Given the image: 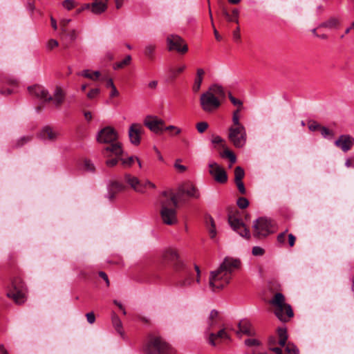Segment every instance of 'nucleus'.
Returning <instances> with one entry per match:
<instances>
[{"instance_id": "obj_1", "label": "nucleus", "mask_w": 354, "mask_h": 354, "mask_svg": "<svg viewBox=\"0 0 354 354\" xmlns=\"http://www.w3.org/2000/svg\"><path fill=\"white\" fill-rule=\"evenodd\" d=\"M241 261L238 259L225 257L216 270L211 271L209 277V287L216 292L223 288L227 285L233 272L239 270L241 268Z\"/></svg>"}, {"instance_id": "obj_2", "label": "nucleus", "mask_w": 354, "mask_h": 354, "mask_svg": "<svg viewBox=\"0 0 354 354\" xmlns=\"http://www.w3.org/2000/svg\"><path fill=\"white\" fill-rule=\"evenodd\" d=\"M179 196L171 192H163L158 198L160 205V214L162 222L168 225L178 223L177 207Z\"/></svg>"}, {"instance_id": "obj_3", "label": "nucleus", "mask_w": 354, "mask_h": 354, "mask_svg": "<svg viewBox=\"0 0 354 354\" xmlns=\"http://www.w3.org/2000/svg\"><path fill=\"white\" fill-rule=\"evenodd\" d=\"M26 293L27 288L19 277H14L10 285L7 287L6 296L17 304H22L26 301Z\"/></svg>"}, {"instance_id": "obj_4", "label": "nucleus", "mask_w": 354, "mask_h": 354, "mask_svg": "<svg viewBox=\"0 0 354 354\" xmlns=\"http://www.w3.org/2000/svg\"><path fill=\"white\" fill-rule=\"evenodd\" d=\"M271 304L274 306V314L280 321L286 322L293 317L292 309L290 305L285 303V297L283 294L276 293Z\"/></svg>"}, {"instance_id": "obj_5", "label": "nucleus", "mask_w": 354, "mask_h": 354, "mask_svg": "<svg viewBox=\"0 0 354 354\" xmlns=\"http://www.w3.org/2000/svg\"><path fill=\"white\" fill-rule=\"evenodd\" d=\"M148 354H174V348L161 337H151L147 345Z\"/></svg>"}, {"instance_id": "obj_6", "label": "nucleus", "mask_w": 354, "mask_h": 354, "mask_svg": "<svg viewBox=\"0 0 354 354\" xmlns=\"http://www.w3.org/2000/svg\"><path fill=\"white\" fill-rule=\"evenodd\" d=\"M102 153L105 157H110L112 155L115 158L106 160V165L109 167L115 166L120 161L121 156L123 153V149L120 142H115L106 147L102 150Z\"/></svg>"}, {"instance_id": "obj_7", "label": "nucleus", "mask_w": 354, "mask_h": 354, "mask_svg": "<svg viewBox=\"0 0 354 354\" xmlns=\"http://www.w3.org/2000/svg\"><path fill=\"white\" fill-rule=\"evenodd\" d=\"M229 140L238 148L242 147L246 142L247 134L243 125L231 126L229 128Z\"/></svg>"}, {"instance_id": "obj_8", "label": "nucleus", "mask_w": 354, "mask_h": 354, "mask_svg": "<svg viewBox=\"0 0 354 354\" xmlns=\"http://www.w3.org/2000/svg\"><path fill=\"white\" fill-rule=\"evenodd\" d=\"M162 261L172 265L174 270L179 272L185 268V263L180 259L177 250L174 248L166 249L162 254Z\"/></svg>"}, {"instance_id": "obj_9", "label": "nucleus", "mask_w": 354, "mask_h": 354, "mask_svg": "<svg viewBox=\"0 0 354 354\" xmlns=\"http://www.w3.org/2000/svg\"><path fill=\"white\" fill-rule=\"evenodd\" d=\"M271 221L267 218H259L253 223V235L262 239L272 233Z\"/></svg>"}, {"instance_id": "obj_10", "label": "nucleus", "mask_w": 354, "mask_h": 354, "mask_svg": "<svg viewBox=\"0 0 354 354\" xmlns=\"http://www.w3.org/2000/svg\"><path fill=\"white\" fill-rule=\"evenodd\" d=\"M126 183L136 192L145 193L147 189H155L156 185L152 182L145 180H140L137 177L129 174L124 175Z\"/></svg>"}, {"instance_id": "obj_11", "label": "nucleus", "mask_w": 354, "mask_h": 354, "mask_svg": "<svg viewBox=\"0 0 354 354\" xmlns=\"http://www.w3.org/2000/svg\"><path fill=\"white\" fill-rule=\"evenodd\" d=\"M200 104L202 109L208 113L216 110L221 105L219 99L207 91L201 95Z\"/></svg>"}, {"instance_id": "obj_12", "label": "nucleus", "mask_w": 354, "mask_h": 354, "mask_svg": "<svg viewBox=\"0 0 354 354\" xmlns=\"http://www.w3.org/2000/svg\"><path fill=\"white\" fill-rule=\"evenodd\" d=\"M167 44L168 50H176V52L185 54L188 50V47L185 41L177 35H169L167 37Z\"/></svg>"}, {"instance_id": "obj_13", "label": "nucleus", "mask_w": 354, "mask_h": 354, "mask_svg": "<svg viewBox=\"0 0 354 354\" xmlns=\"http://www.w3.org/2000/svg\"><path fill=\"white\" fill-rule=\"evenodd\" d=\"M228 222L233 230L237 232L241 237L250 239L251 236L250 230L241 219L234 215H230Z\"/></svg>"}, {"instance_id": "obj_14", "label": "nucleus", "mask_w": 354, "mask_h": 354, "mask_svg": "<svg viewBox=\"0 0 354 354\" xmlns=\"http://www.w3.org/2000/svg\"><path fill=\"white\" fill-rule=\"evenodd\" d=\"M143 123L151 131L159 134L164 130L165 121L157 116L147 115Z\"/></svg>"}, {"instance_id": "obj_15", "label": "nucleus", "mask_w": 354, "mask_h": 354, "mask_svg": "<svg viewBox=\"0 0 354 354\" xmlns=\"http://www.w3.org/2000/svg\"><path fill=\"white\" fill-rule=\"evenodd\" d=\"M208 166L209 173L216 182L221 184H223L227 182V173L221 166L215 162H209Z\"/></svg>"}, {"instance_id": "obj_16", "label": "nucleus", "mask_w": 354, "mask_h": 354, "mask_svg": "<svg viewBox=\"0 0 354 354\" xmlns=\"http://www.w3.org/2000/svg\"><path fill=\"white\" fill-rule=\"evenodd\" d=\"M118 133L111 127H106L97 134V141L102 143H110V145L118 142L117 140Z\"/></svg>"}, {"instance_id": "obj_17", "label": "nucleus", "mask_w": 354, "mask_h": 354, "mask_svg": "<svg viewBox=\"0 0 354 354\" xmlns=\"http://www.w3.org/2000/svg\"><path fill=\"white\" fill-rule=\"evenodd\" d=\"M144 132L143 127L138 123L132 124L129 129V137L131 144L138 146L140 143L141 135Z\"/></svg>"}, {"instance_id": "obj_18", "label": "nucleus", "mask_w": 354, "mask_h": 354, "mask_svg": "<svg viewBox=\"0 0 354 354\" xmlns=\"http://www.w3.org/2000/svg\"><path fill=\"white\" fill-rule=\"evenodd\" d=\"M28 91L30 95L38 99L42 100L44 102H50L52 100V96L49 95L48 91L42 86L34 85L29 86Z\"/></svg>"}, {"instance_id": "obj_19", "label": "nucleus", "mask_w": 354, "mask_h": 354, "mask_svg": "<svg viewBox=\"0 0 354 354\" xmlns=\"http://www.w3.org/2000/svg\"><path fill=\"white\" fill-rule=\"evenodd\" d=\"M335 145L343 151H348L354 145V138L349 135H342L335 140Z\"/></svg>"}, {"instance_id": "obj_20", "label": "nucleus", "mask_w": 354, "mask_h": 354, "mask_svg": "<svg viewBox=\"0 0 354 354\" xmlns=\"http://www.w3.org/2000/svg\"><path fill=\"white\" fill-rule=\"evenodd\" d=\"M59 136L60 133L58 131L49 126L44 127L40 133V136L42 139H47L53 142L55 141Z\"/></svg>"}, {"instance_id": "obj_21", "label": "nucleus", "mask_w": 354, "mask_h": 354, "mask_svg": "<svg viewBox=\"0 0 354 354\" xmlns=\"http://www.w3.org/2000/svg\"><path fill=\"white\" fill-rule=\"evenodd\" d=\"M125 189L124 185L122 183L113 180L110 182L108 187L107 198L109 200L114 198L116 194L124 190Z\"/></svg>"}, {"instance_id": "obj_22", "label": "nucleus", "mask_w": 354, "mask_h": 354, "mask_svg": "<svg viewBox=\"0 0 354 354\" xmlns=\"http://www.w3.org/2000/svg\"><path fill=\"white\" fill-rule=\"evenodd\" d=\"M194 283V274L189 272H186L185 276L176 282V286L180 288H186L192 287Z\"/></svg>"}, {"instance_id": "obj_23", "label": "nucleus", "mask_w": 354, "mask_h": 354, "mask_svg": "<svg viewBox=\"0 0 354 354\" xmlns=\"http://www.w3.org/2000/svg\"><path fill=\"white\" fill-rule=\"evenodd\" d=\"M239 332L247 335L248 336H252L255 335V330L248 319H242L239 323Z\"/></svg>"}, {"instance_id": "obj_24", "label": "nucleus", "mask_w": 354, "mask_h": 354, "mask_svg": "<svg viewBox=\"0 0 354 354\" xmlns=\"http://www.w3.org/2000/svg\"><path fill=\"white\" fill-rule=\"evenodd\" d=\"M341 22L337 17H332L325 21L319 24L317 28H324L329 30L337 29L340 26Z\"/></svg>"}, {"instance_id": "obj_25", "label": "nucleus", "mask_w": 354, "mask_h": 354, "mask_svg": "<svg viewBox=\"0 0 354 354\" xmlns=\"http://www.w3.org/2000/svg\"><path fill=\"white\" fill-rule=\"evenodd\" d=\"M217 339H229V335L227 333L225 330L221 329L217 333H210L209 335L208 342L212 346H216V340Z\"/></svg>"}, {"instance_id": "obj_26", "label": "nucleus", "mask_w": 354, "mask_h": 354, "mask_svg": "<svg viewBox=\"0 0 354 354\" xmlns=\"http://www.w3.org/2000/svg\"><path fill=\"white\" fill-rule=\"evenodd\" d=\"M64 98L65 93L61 87L57 86L53 93V97H52L51 100L53 101V103L55 105V106L59 107L64 102Z\"/></svg>"}, {"instance_id": "obj_27", "label": "nucleus", "mask_w": 354, "mask_h": 354, "mask_svg": "<svg viewBox=\"0 0 354 354\" xmlns=\"http://www.w3.org/2000/svg\"><path fill=\"white\" fill-rule=\"evenodd\" d=\"M106 8L107 5L102 0H94L91 3V12L95 15L104 12Z\"/></svg>"}, {"instance_id": "obj_28", "label": "nucleus", "mask_w": 354, "mask_h": 354, "mask_svg": "<svg viewBox=\"0 0 354 354\" xmlns=\"http://www.w3.org/2000/svg\"><path fill=\"white\" fill-rule=\"evenodd\" d=\"M205 75V71L203 68H198L196 71V75L194 80V82L192 86V90L194 93H197L201 86V84L203 80V75Z\"/></svg>"}, {"instance_id": "obj_29", "label": "nucleus", "mask_w": 354, "mask_h": 354, "mask_svg": "<svg viewBox=\"0 0 354 354\" xmlns=\"http://www.w3.org/2000/svg\"><path fill=\"white\" fill-rule=\"evenodd\" d=\"M78 75L82 76L84 77L88 78L93 81H96L100 77V72L98 71H91L88 69L83 70L82 71L78 73Z\"/></svg>"}, {"instance_id": "obj_30", "label": "nucleus", "mask_w": 354, "mask_h": 354, "mask_svg": "<svg viewBox=\"0 0 354 354\" xmlns=\"http://www.w3.org/2000/svg\"><path fill=\"white\" fill-rule=\"evenodd\" d=\"M207 92L210 93L214 96L217 97L218 99L225 96L223 88L218 84L212 85L207 91Z\"/></svg>"}, {"instance_id": "obj_31", "label": "nucleus", "mask_w": 354, "mask_h": 354, "mask_svg": "<svg viewBox=\"0 0 354 354\" xmlns=\"http://www.w3.org/2000/svg\"><path fill=\"white\" fill-rule=\"evenodd\" d=\"M183 192L186 194L189 197L196 199L199 198L201 196L198 189L192 185H190V186L187 189H183Z\"/></svg>"}, {"instance_id": "obj_32", "label": "nucleus", "mask_w": 354, "mask_h": 354, "mask_svg": "<svg viewBox=\"0 0 354 354\" xmlns=\"http://www.w3.org/2000/svg\"><path fill=\"white\" fill-rule=\"evenodd\" d=\"M277 334L279 337V344L281 347L285 346L287 339H288V335H287V330L286 328H279L277 329Z\"/></svg>"}, {"instance_id": "obj_33", "label": "nucleus", "mask_w": 354, "mask_h": 354, "mask_svg": "<svg viewBox=\"0 0 354 354\" xmlns=\"http://www.w3.org/2000/svg\"><path fill=\"white\" fill-rule=\"evenodd\" d=\"M156 45L152 44H148L144 48V55L150 60L154 59V54L156 50Z\"/></svg>"}, {"instance_id": "obj_34", "label": "nucleus", "mask_w": 354, "mask_h": 354, "mask_svg": "<svg viewBox=\"0 0 354 354\" xmlns=\"http://www.w3.org/2000/svg\"><path fill=\"white\" fill-rule=\"evenodd\" d=\"M112 324L114 326L115 329L117 330L118 333L120 335L122 334V324L119 317L115 314L113 313L111 317Z\"/></svg>"}, {"instance_id": "obj_35", "label": "nucleus", "mask_w": 354, "mask_h": 354, "mask_svg": "<svg viewBox=\"0 0 354 354\" xmlns=\"http://www.w3.org/2000/svg\"><path fill=\"white\" fill-rule=\"evenodd\" d=\"M223 13L228 21H234L236 24L239 23L238 17L239 12L237 9H234L232 14H230L227 10H223Z\"/></svg>"}, {"instance_id": "obj_36", "label": "nucleus", "mask_w": 354, "mask_h": 354, "mask_svg": "<svg viewBox=\"0 0 354 354\" xmlns=\"http://www.w3.org/2000/svg\"><path fill=\"white\" fill-rule=\"evenodd\" d=\"M137 156H131L127 158H123L121 156L120 162L124 168H130L136 162Z\"/></svg>"}, {"instance_id": "obj_37", "label": "nucleus", "mask_w": 354, "mask_h": 354, "mask_svg": "<svg viewBox=\"0 0 354 354\" xmlns=\"http://www.w3.org/2000/svg\"><path fill=\"white\" fill-rule=\"evenodd\" d=\"M131 55H127L125 58L114 64V69H118V68H122L125 66L129 65L131 63Z\"/></svg>"}, {"instance_id": "obj_38", "label": "nucleus", "mask_w": 354, "mask_h": 354, "mask_svg": "<svg viewBox=\"0 0 354 354\" xmlns=\"http://www.w3.org/2000/svg\"><path fill=\"white\" fill-rule=\"evenodd\" d=\"M285 346L286 354H299V350L294 344L288 342Z\"/></svg>"}, {"instance_id": "obj_39", "label": "nucleus", "mask_w": 354, "mask_h": 354, "mask_svg": "<svg viewBox=\"0 0 354 354\" xmlns=\"http://www.w3.org/2000/svg\"><path fill=\"white\" fill-rule=\"evenodd\" d=\"M245 176V171L243 169L239 166L235 167L234 169V180L240 181L242 180Z\"/></svg>"}, {"instance_id": "obj_40", "label": "nucleus", "mask_w": 354, "mask_h": 354, "mask_svg": "<svg viewBox=\"0 0 354 354\" xmlns=\"http://www.w3.org/2000/svg\"><path fill=\"white\" fill-rule=\"evenodd\" d=\"M240 111H241V108L237 109L236 110H235L233 112V115H232V123H233V124L232 126H241V125H243L240 122Z\"/></svg>"}, {"instance_id": "obj_41", "label": "nucleus", "mask_w": 354, "mask_h": 354, "mask_svg": "<svg viewBox=\"0 0 354 354\" xmlns=\"http://www.w3.org/2000/svg\"><path fill=\"white\" fill-rule=\"evenodd\" d=\"M208 219L210 222H212V226H207V229H208V231H209V236L212 239L214 238L216 235V226H215V223H214V221L213 219V218L210 216H208Z\"/></svg>"}, {"instance_id": "obj_42", "label": "nucleus", "mask_w": 354, "mask_h": 354, "mask_svg": "<svg viewBox=\"0 0 354 354\" xmlns=\"http://www.w3.org/2000/svg\"><path fill=\"white\" fill-rule=\"evenodd\" d=\"M32 140V136H26L20 138L15 144V147H19L25 145L26 143L30 142Z\"/></svg>"}, {"instance_id": "obj_43", "label": "nucleus", "mask_w": 354, "mask_h": 354, "mask_svg": "<svg viewBox=\"0 0 354 354\" xmlns=\"http://www.w3.org/2000/svg\"><path fill=\"white\" fill-rule=\"evenodd\" d=\"M222 156L229 158V160L232 164H234L236 162V158L235 155L234 154L233 152H232L231 151H230L228 149H226L223 151Z\"/></svg>"}, {"instance_id": "obj_44", "label": "nucleus", "mask_w": 354, "mask_h": 354, "mask_svg": "<svg viewBox=\"0 0 354 354\" xmlns=\"http://www.w3.org/2000/svg\"><path fill=\"white\" fill-rule=\"evenodd\" d=\"M185 68L186 66L185 64H182L177 67L176 68H171L169 71L172 75L173 77H176L178 74L183 73Z\"/></svg>"}, {"instance_id": "obj_45", "label": "nucleus", "mask_w": 354, "mask_h": 354, "mask_svg": "<svg viewBox=\"0 0 354 354\" xmlns=\"http://www.w3.org/2000/svg\"><path fill=\"white\" fill-rule=\"evenodd\" d=\"M84 168L88 172H94L95 169L93 163L89 160H85L84 161Z\"/></svg>"}, {"instance_id": "obj_46", "label": "nucleus", "mask_w": 354, "mask_h": 354, "mask_svg": "<svg viewBox=\"0 0 354 354\" xmlns=\"http://www.w3.org/2000/svg\"><path fill=\"white\" fill-rule=\"evenodd\" d=\"M249 205V201L246 198L241 197L237 200V205L241 209L246 208Z\"/></svg>"}, {"instance_id": "obj_47", "label": "nucleus", "mask_w": 354, "mask_h": 354, "mask_svg": "<svg viewBox=\"0 0 354 354\" xmlns=\"http://www.w3.org/2000/svg\"><path fill=\"white\" fill-rule=\"evenodd\" d=\"M208 128V124L206 122H201L196 124L197 131L202 133L205 132Z\"/></svg>"}, {"instance_id": "obj_48", "label": "nucleus", "mask_w": 354, "mask_h": 354, "mask_svg": "<svg viewBox=\"0 0 354 354\" xmlns=\"http://www.w3.org/2000/svg\"><path fill=\"white\" fill-rule=\"evenodd\" d=\"M100 90L98 88H93L91 89L88 93H87V97L88 99H94L97 97V95L100 94Z\"/></svg>"}, {"instance_id": "obj_49", "label": "nucleus", "mask_w": 354, "mask_h": 354, "mask_svg": "<svg viewBox=\"0 0 354 354\" xmlns=\"http://www.w3.org/2000/svg\"><path fill=\"white\" fill-rule=\"evenodd\" d=\"M62 5L66 10H70L75 7V3L74 0H65L63 1Z\"/></svg>"}, {"instance_id": "obj_50", "label": "nucleus", "mask_w": 354, "mask_h": 354, "mask_svg": "<svg viewBox=\"0 0 354 354\" xmlns=\"http://www.w3.org/2000/svg\"><path fill=\"white\" fill-rule=\"evenodd\" d=\"M245 344L248 346H259L261 342L257 339H247L245 340Z\"/></svg>"}, {"instance_id": "obj_51", "label": "nucleus", "mask_w": 354, "mask_h": 354, "mask_svg": "<svg viewBox=\"0 0 354 354\" xmlns=\"http://www.w3.org/2000/svg\"><path fill=\"white\" fill-rule=\"evenodd\" d=\"M319 130L321 131V134L324 138H327L328 136L332 138L333 136V132L325 127H321Z\"/></svg>"}, {"instance_id": "obj_52", "label": "nucleus", "mask_w": 354, "mask_h": 354, "mask_svg": "<svg viewBox=\"0 0 354 354\" xmlns=\"http://www.w3.org/2000/svg\"><path fill=\"white\" fill-rule=\"evenodd\" d=\"M252 253L254 256H262L265 253V250L259 246H254L252 248Z\"/></svg>"}, {"instance_id": "obj_53", "label": "nucleus", "mask_w": 354, "mask_h": 354, "mask_svg": "<svg viewBox=\"0 0 354 354\" xmlns=\"http://www.w3.org/2000/svg\"><path fill=\"white\" fill-rule=\"evenodd\" d=\"M62 35L63 36L68 37L71 41H74L77 37L76 32L75 30H67L66 32H65V33L62 32Z\"/></svg>"}, {"instance_id": "obj_54", "label": "nucleus", "mask_w": 354, "mask_h": 354, "mask_svg": "<svg viewBox=\"0 0 354 354\" xmlns=\"http://www.w3.org/2000/svg\"><path fill=\"white\" fill-rule=\"evenodd\" d=\"M71 21L70 19H63L60 21V28L62 33L66 32L67 30V25Z\"/></svg>"}, {"instance_id": "obj_55", "label": "nucleus", "mask_w": 354, "mask_h": 354, "mask_svg": "<svg viewBox=\"0 0 354 354\" xmlns=\"http://www.w3.org/2000/svg\"><path fill=\"white\" fill-rule=\"evenodd\" d=\"M180 159L176 160L174 166L179 172L183 173L186 171L187 167L185 165H180Z\"/></svg>"}, {"instance_id": "obj_56", "label": "nucleus", "mask_w": 354, "mask_h": 354, "mask_svg": "<svg viewBox=\"0 0 354 354\" xmlns=\"http://www.w3.org/2000/svg\"><path fill=\"white\" fill-rule=\"evenodd\" d=\"M58 45H59V44L57 40L51 39L48 41V43L46 44V47H47L48 50H50L53 49L54 48L57 47Z\"/></svg>"}, {"instance_id": "obj_57", "label": "nucleus", "mask_w": 354, "mask_h": 354, "mask_svg": "<svg viewBox=\"0 0 354 354\" xmlns=\"http://www.w3.org/2000/svg\"><path fill=\"white\" fill-rule=\"evenodd\" d=\"M229 99L230 102L235 106H242V102L238 99H236L230 93H229Z\"/></svg>"}, {"instance_id": "obj_58", "label": "nucleus", "mask_w": 354, "mask_h": 354, "mask_svg": "<svg viewBox=\"0 0 354 354\" xmlns=\"http://www.w3.org/2000/svg\"><path fill=\"white\" fill-rule=\"evenodd\" d=\"M287 232H288V230H286L283 232H281V233L278 234V236H277V241L279 243H280L281 244L285 243L286 236Z\"/></svg>"}, {"instance_id": "obj_59", "label": "nucleus", "mask_w": 354, "mask_h": 354, "mask_svg": "<svg viewBox=\"0 0 354 354\" xmlns=\"http://www.w3.org/2000/svg\"><path fill=\"white\" fill-rule=\"evenodd\" d=\"M237 187H238V189L239 191L242 194H244L245 193V186H244V184L242 182V180H240V181H236L235 182Z\"/></svg>"}, {"instance_id": "obj_60", "label": "nucleus", "mask_w": 354, "mask_h": 354, "mask_svg": "<svg viewBox=\"0 0 354 354\" xmlns=\"http://www.w3.org/2000/svg\"><path fill=\"white\" fill-rule=\"evenodd\" d=\"M164 129L167 131L174 130L176 135H178L181 133V129L179 127L174 125L167 126Z\"/></svg>"}, {"instance_id": "obj_61", "label": "nucleus", "mask_w": 354, "mask_h": 354, "mask_svg": "<svg viewBox=\"0 0 354 354\" xmlns=\"http://www.w3.org/2000/svg\"><path fill=\"white\" fill-rule=\"evenodd\" d=\"M308 128L310 131H315L316 130L320 129L321 126L316 122H312L308 124Z\"/></svg>"}, {"instance_id": "obj_62", "label": "nucleus", "mask_w": 354, "mask_h": 354, "mask_svg": "<svg viewBox=\"0 0 354 354\" xmlns=\"http://www.w3.org/2000/svg\"><path fill=\"white\" fill-rule=\"evenodd\" d=\"M86 319H87V321L89 324H92L95 322V315L93 312H91V313H88L86 315Z\"/></svg>"}, {"instance_id": "obj_63", "label": "nucleus", "mask_w": 354, "mask_h": 354, "mask_svg": "<svg viewBox=\"0 0 354 354\" xmlns=\"http://www.w3.org/2000/svg\"><path fill=\"white\" fill-rule=\"evenodd\" d=\"M218 313L216 310H212L210 312L209 319V320H217L218 321Z\"/></svg>"}, {"instance_id": "obj_64", "label": "nucleus", "mask_w": 354, "mask_h": 354, "mask_svg": "<svg viewBox=\"0 0 354 354\" xmlns=\"http://www.w3.org/2000/svg\"><path fill=\"white\" fill-rule=\"evenodd\" d=\"M99 276L104 280L106 286H109L110 283L107 274L104 272L101 271L99 272Z\"/></svg>"}]
</instances>
